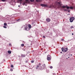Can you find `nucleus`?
<instances>
[{
    "label": "nucleus",
    "instance_id": "obj_1",
    "mask_svg": "<svg viewBox=\"0 0 75 75\" xmlns=\"http://www.w3.org/2000/svg\"><path fill=\"white\" fill-rule=\"evenodd\" d=\"M55 4L56 6H59L60 7H61V8H66V7L67 9H69V8H70V9H73V7L72 6H71L70 7L69 6H67V5H66V6H62L61 7V2H55Z\"/></svg>",
    "mask_w": 75,
    "mask_h": 75
},
{
    "label": "nucleus",
    "instance_id": "obj_2",
    "mask_svg": "<svg viewBox=\"0 0 75 75\" xmlns=\"http://www.w3.org/2000/svg\"><path fill=\"white\" fill-rule=\"evenodd\" d=\"M40 6H42V7H49V8H52V7H54V5H52L48 6V5L47 4H42L40 5Z\"/></svg>",
    "mask_w": 75,
    "mask_h": 75
},
{
    "label": "nucleus",
    "instance_id": "obj_3",
    "mask_svg": "<svg viewBox=\"0 0 75 75\" xmlns=\"http://www.w3.org/2000/svg\"><path fill=\"white\" fill-rule=\"evenodd\" d=\"M61 50L62 52H67V51L68 50V47L65 48H64V47H63L61 48Z\"/></svg>",
    "mask_w": 75,
    "mask_h": 75
},
{
    "label": "nucleus",
    "instance_id": "obj_4",
    "mask_svg": "<svg viewBox=\"0 0 75 75\" xmlns=\"http://www.w3.org/2000/svg\"><path fill=\"white\" fill-rule=\"evenodd\" d=\"M40 69L42 71V70H43L44 69H45L46 68V66L45 65V64H44L43 66H40L39 67Z\"/></svg>",
    "mask_w": 75,
    "mask_h": 75
},
{
    "label": "nucleus",
    "instance_id": "obj_5",
    "mask_svg": "<svg viewBox=\"0 0 75 75\" xmlns=\"http://www.w3.org/2000/svg\"><path fill=\"white\" fill-rule=\"evenodd\" d=\"M75 20V18L74 17H71L70 18L69 20L70 23H72L74 21V20Z\"/></svg>",
    "mask_w": 75,
    "mask_h": 75
},
{
    "label": "nucleus",
    "instance_id": "obj_6",
    "mask_svg": "<svg viewBox=\"0 0 75 75\" xmlns=\"http://www.w3.org/2000/svg\"><path fill=\"white\" fill-rule=\"evenodd\" d=\"M47 61H50L51 60V56L50 55H48L47 56Z\"/></svg>",
    "mask_w": 75,
    "mask_h": 75
},
{
    "label": "nucleus",
    "instance_id": "obj_7",
    "mask_svg": "<svg viewBox=\"0 0 75 75\" xmlns=\"http://www.w3.org/2000/svg\"><path fill=\"white\" fill-rule=\"evenodd\" d=\"M30 30V28H28V26H26L25 27V30H26V31H28Z\"/></svg>",
    "mask_w": 75,
    "mask_h": 75
},
{
    "label": "nucleus",
    "instance_id": "obj_8",
    "mask_svg": "<svg viewBox=\"0 0 75 75\" xmlns=\"http://www.w3.org/2000/svg\"><path fill=\"white\" fill-rule=\"evenodd\" d=\"M46 21L47 23H49L51 21V19L50 18H47L46 19Z\"/></svg>",
    "mask_w": 75,
    "mask_h": 75
},
{
    "label": "nucleus",
    "instance_id": "obj_9",
    "mask_svg": "<svg viewBox=\"0 0 75 75\" xmlns=\"http://www.w3.org/2000/svg\"><path fill=\"white\" fill-rule=\"evenodd\" d=\"M25 56H26V55L25 54H22L21 55V57L22 58H23L24 57H25Z\"/></svg>",
    "mask_w": 75,
    "mask_h": 75
},
{
    "label": "nucleus",
    "instance_id": "obj_10",
    "mask_svg": "<svg viewBox=\"0 0 75 75\" xmlns=\"http://www.w3.org/2000/svg\"><path fill=\"white\" fill-rule=\"evenodd\" d=\"M40 66H41V63H39V64H38V65L37 66L36 68H38L39 67H39H41Z\"/></svg>",
    "mask_w": 75,
    "mask_h": 75
},
{
    "label": "nucleus",
    "instance_id": "obj_11",
    "mask_svg": "<svg viewBox=\"0 0 75 75\" xmlns=\"http://www.w3.org/2000/svg\"><path fill=\"white\" fill-rule=\"evenodd\" d=\"M28 27L29 28H30L31 27V25H29L28 26Z\"/></svg>",
    "mask_w": 75,
    "mask_h": 75
},
{
    "label": "nucleus",
    "instance_id": "obj_12",
    "mask_svg": "<svg viewBox=\"0 0 75 75\" xmlns=\"http://www.w3.org/2000/svg\"><path fill=\"white\" fill-rule=\"evenodd\" d=\"M8 54H11V52L10 50H9L8 51Z\"/></svg>",
    "mask_w": 75,
    "mask_h": 75
},
{
    "label": "nucleus",
    "instance_id": "obj_13",
    "mask_svg": "<svg viewBox=\"0 0 75 75\" xmlns=\"http://www.w3.org/2000/svg\"><path fill=\"white\" fill-rule=\"evenodd\" d=\"M31 63H34V60H32L31 61Z\"/></svg>",
    "mask_w": 75,
    "mask_h": 75
},
{
    "label": "nucleus",
    "instance_id": "obj_14",
    "mask_svg": "<svg viewBox=\"0 0 75 75\" xmlns=\"http://www.w3.org/2000/svg\"><path fill=\"white\" fill-rule=\"evenodd\" d=\"M4 25H5V26H6V25H7V23H4Z\"/></svg>",
    "mask_w": 75,
    "mask_h": 75
},
{
    "label": "nucleus",
    "instance_id": "obj_15",
    "mask_svg": "<svg viewBox=\"0 0 75 75\" xmlns=\"http://www.w3.org/2000/svg\"><path fill=\"white\" fill-rule=\"evenodd\" d=\"M21 46L22 47H24V45L23 44H21Z\"/></svg>",
    "mask_w": 75,
    "mask_h": 75
},
{
    "label": "nucleus",
    "instance_id": "obj_16",
    "mask_svg": "<svg viewBox=\"0 0 75 75\" xmlns=\"http://www.w3.org/2000/svg\"><path fill=\"white\" fill-rule=\"evenodd\" d=\"M36 1L37 2H40V0H36Z\"/></svg>",
    "mask_w": 75,
    "mask_h": 75
},
{
    "label": "nucleus",
    "instance_id": "obj_17",
    "mask_svg": "<svg viewBox=\"0 0 75 75\" xmlns=\"http://www.w3.org/2000/svg\"><path fill=\"white\" fill-rule=\"evenodd\" d=\"M3 27L4 28H7V27H6V26H4Z\"/></svg>",
    "mask_w": 75,
    "mask_h": 75
},
{
    "label": "nucleus",
    "instance_id": "obj_18",
    "mask_svg": "<svg viewBox=\"0 0 75 75\" xmlns=\"http://www.w3.org/2000/svg\"><path fill=\"white\" fill-rule=\"evenodd\" d=\"M13 67L14 66H13V65L12 64L11 65V68H13Z\"/></svg>",
    "mask_w": 75,
    "mask_h": 75
},
{
    "label": "nucleus",
    "instance_id": "obj_19",
    "mask_svg": "<svg viewBox=\"0 0 75 75\" xmlns=\"http://www.w3.org/2000/svg\"><path fill=\"white\" fill-rule=\"evenodd\" d=\"M30 1L31 2H33L34 1V0H30Z\"/></svg>",
    "mask_w": 75,
    "mask_h": 75
},
{
    "label": "nucleus",
    "instance_id": "obj_20",
    "mask_svg": "<svg viewBox=\"0 0 75 75\" xmlns=\"http://www.w3.org/2000/svg\"><path fill=\"white\" fill-rule=\"evenodd\" d=\"M73 28H74V26H71L70 27V28L72 29Z\"/></svg>",
    "mask_w": 75,
    "mask_h": 75
},
{
    "label": "nucleus",
    "instance_id": "obj_21",
    "mask_svg": "<svg viewBox=\"0 0 75 75\" xmlns=\"http://www.w3.org/2000/svg\"><path fill=\"white\" fill-rule=\"evenodd\" d=\"M21 20L20 19H19L17 20H16V21H21Z\"/></svg>",
    "mask_w": 75,
    "mask_h": 75
},
{
    "label": "nucleus",
    "instance_id": "obj_22",
    "mask_svg": "<svg viewBox=\"0 0 75 75\" xmlns=\"http://www.w3.org/2000/svg\"><path fill=\"white\" fill-rule=\"evenodd\" d=\"M8 45L9 46H11H11H12V45H11V44L10 43Z\"/></svg>",
    "mask_w": 75,
    "mask_h": 75
},
{
    "label": "nucleus",
    "instance_id": "obj_23",
    "mask_svg": "<svg viewBox=\"0 0 75 75\" xmlns=\"http://www.w3.org/2000/svg\"><path fill=\"white\" fill-rule=\"evenodd\" d=\"M25 1L27 2H28V3H30V2L29 1H28V0H25Z\"/></svg>",
    "mask_w": 75,
    "mask_h": 75
},
{
    "label": "nucleus",
    "instance_id": "obj_24",
    "mask_svg": "<svg viewBox=\"0 0 75 75\" xmlns=\"http://www.w3.org/2000/svg\"><path fill=\"white\" fill-rule=\"evenodd\" d=\"M10 71H13V69H11Z\"/></svg>",
    "mask_w": 75,
    "mask_h": 75
},
{
    "label": "nucleus",
    "instance_id": "obj_25",
    "mask_svg": "<svg viewBox=\"0 0 75 75\" xmlns=\"http://www.w3.org/2000/svg\"><path fill=\"white\" fill-rule=\"evenodd\" d=\"M50 68L51 69H52V68H53V67H52V66H50Z\"/></svg>",
    "mask_w": 75,
    "mask_h": 75
},
{
    "label": "nucleus",
    "instance_id": "obj_26",
    "mask_svg": "<svg viewBox=\"0 0 75 75\" xmlns=\"http://www.w3.org/2000/svg\"><path fill=\"white\" fill-rule=\"evenodd\" d=\"M64 11H67V9H65L64 10Z\"/></svg>",
    "mask_w": 75,
    "mask_h": 75
},
{
    "label": "nucleus",
    "instance_id": "obj_27",
    "mask_svg": "<svg viewBox=\"0 0 75 75\" xmlns=\"http://www.w3.org/2000/svg\"><path fill=\"white\" fill-rule=\"evenodd\" d=\"M2 1H3V2H4V1H5V0H1Z\"/></svg>",
    "mask_w": 75,
    "mask_h": 75
},
{
    "label": "nucleus",
    "instance_id": "obj_28",
    "mask_svg": "<svg viewBox=\"0 0 75 75\" xmlns=\"http://www.w3.org/2000/svg\"><path fill=\"white\" fill-rule=\"evenodd\" d=\"M61 41H64V39H62Z\"/></svg>",
    "mask_w": 75,
    "mask_h": 75
},
{
    "label": "nucleus",
    "instance_id": "obj_29",
    "mask_svg": "<svg viewBox=\"0 0 75 75\" xmlns=\"http://www.w3.org/2000/svg\"><path fill=\"white\" fill-rule=\"evenodd\" d=\"M20 1H21L23 0H18Z\"/></svg>",
    "mask_w": 75,
    "mask_h": 75
},
{
    "label": "nucleus",
    "instance_id": "obj_30",
    "mask_svg": "<svg viewBox=\"0 0 75 75\" xmlns=\"http://www.w3.org/2000/svg\"><path fill=\"white\" fill-rule=\"evenodd\" d=\"M25 62H26V63H27V62H28V61H25Z\"/></svg>",
    "mask_w": 75,
    "mask_h": 75
},
{
    "label": "nucleus",
    "instance_id": "obj_31",
    "mask_svg": "<svg viewBox=\"0 0 75 75\" xmlns=\"http://www.w3.org/2000/svg\"><path fill=\"white\" fill-rule=\"evenodd\" d=\"M43 38H45V36H43Z\"/></svg>",
    "mask_w": 75,
    "mask_h": 75
},
{
    "label": "nucleus",
    "instance_id": "obj_32",
    "mask_svg": "<svg viewBox=\"0 0 75 75\" xmlns=\"http://www.w3.org/2000/svg\"><path fill=\"white\" fill-rule=\"evenodd\" d=\"M70 10H69L68 11V12H70Z\"/></svg>",
    "mask_w": 75,
    "mask_h": 75
},
{
    "label": "nucleus",
    "instance_id": "obj_33",
    "mask_svg": "<svg viewBox=\"0 0 75 75\" xmlns=\"http://www.w3.org/2000/svg\"><path fill=\"white\" fill-rule=\"evenodd\" d=\"M24 4H25V3L24 2L23 3V5H24Z\"/></svg>",
    "mask_w": 75,
    "mask_h": 75
},
{
    "label": "nucleus",
    "instance_id": "obj_34",
    "mask_svg": "<svg viewBox=\"0 0 75 75\" xmlns=\"http://www.w3.org/2000/svg\"><path fill=\"white\" fill-rule=\"evenodd\" d=\"M60 53H61V54H62V52H60Z\"/></svg>",
    "mask_w": 75,
    "mask_h": 75
},
{
    "label": "nucleus",
    "instance_id": "obj_35",
    "mask_svg": "<svg viewBox=\"0 0 75 75\" xmlns=\"http://www.w3.org/2000/svg\"><path fill=\"white\" fill-rule=\"evenodd\" d=\"M72 35H74V34L73 33L72 34Z\"/></svg>",
    "mask_w": 75,
    "mask_h": 75
},
{
    "label": "nucleus",
    "instance_id": "obj_36",
    "mask_svg": "<svg viewBox=\"0 0 75 75\" xmlns=\"http://www.w3.org/2000/svg\"><path fill=\"white\" fill-rule=\"evenodd\" d=\"M4 61H5V59H4Z\"/></svg>",
    "mask_w": 75,
    "mask_h": 75
},
{
    "label": "nucleus",
    "instance_id": "obj_37",
    "mask_svg": "<svg viewBox=\"0 0 75 75\" xmlns=\"http://www.w3.org/2000/svg\"><path fill=\"white\" fill-rule=\"evenodd\" d=\"M25 66V67H27V66Z\"/></svg>",
    "mask_w": 75,
    "mask_h": 75
},
{
    "label": "nucleus",
    "instance_id": "obj_38",
    "mask_svg": "<svg viewBox=\"0 0 75 75\" xmlns=\"http://www.w3.org/2000/svg\"><path fill=\"white\" fill-rule=\"evenodd\" d=\"M18 7H20V5H18Z\"/></svg>",
    "mask_w": 75,
    "mask_h": 75
},
{
    "label": "nucleus",
    "instance_id": "obj_39",
    "mask_svg": "<svg viewBox=\"0 0 75 75\" xmlns=\"http://www.w3.org/2000/svg\"><path fill=\"white\" fill-rule=\"evenodd\" d=\"M23 51H25V50H23Z\"/></svg>",
    "mask_w": 75,
    "mask_h": 75
},
{
    "label": "nucleus",
    "instance_id": "obj_40",
    "mask_svg": "<svg viewBox=\"0 0 75 75\" xmlns=\"http://www.w3.org/2000/svg\"><path fill=\"white\" fill-rule=\"evenodd\" d=\"M71 56H72V54H71Z\"/></svg>",
    "mask_w": 75,
    "mask_h": 75
},
{
    "label": "nucleus",
    "instance_id": "obj_41",
    "mask_svg": "<svg viewBox=\"0 0 75 75\" xmlns=\"http://www.w3.org/2000/svg\"><path fill=\"white\" fill-rule=\"evenodd\" d=\"M68 58H69V57Z\"/></svg>",
    "mask_w": 75,
    "mask_h": 75
},
{
    "label": "nucleus",
    "instance_id": "obj_42",
    "mask_svg": "<svg viewBox=\"0 0 75 75\" xmlns=\"http://www.w3.org/2000/svg\"><path fill=\"white\" fill-rule=\"evenodd\" d=\"M67 59H68V58H67Z\"/></svg>",
    "mask_w": 75,
    "mask_h": 75
}]
</instances>
